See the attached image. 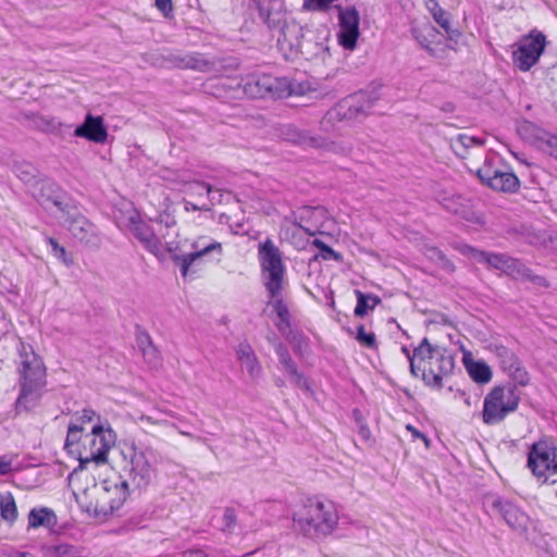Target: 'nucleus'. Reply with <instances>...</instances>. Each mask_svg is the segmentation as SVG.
<instances>
[{
  "label": "nucleus",
  "instance_id": "nucleus-53",
  "mask_svg": "<svg viewBox=\"0 0 557 557\" xmlns=\"http://www.w3.org/2000/svg\"><path fill=\"white\" fill-rule=\"evenodd\" d=\"M137 344L141 351L144 350V348L154 346L150 335L145 331H140L137 334Z\"/></svg>",
  "mask_w": 557,
  "mask_h": 557
},
{
  "label": "nucleus",
  "instance_id": "nucleus-51",
  "mask_svg": "<svg viewBox=\"0 0 557 557\" xmlns=\"http://www.w3.org/2000/svg\"><path fill=\"white\" fill-rule=\"evenodd\" d=\"M548 87L550 89L552 102L554 107L557 109V65L553 67L550 72Z\"/></svg>",
  "mask_w": 557,
  "mask_h": 557
},
{
  "label": "nucleus",
  "instance_id": "nucleus-3",
  "mask_svg": "<svg viewBox=\"0 0 557 557\" xmlns=\"http://www.w3.org/2000/svg\"><path fill=\"white\" fill-rule=\"evenodd\" d=\"M454 368L453 355L445 347L432 345L428 338H423L412 351L411 374L421 376L431 388L441 389L444 377L450 375Z\"/></svg>",
  "mask_w": 557,
  "mask_h": 557
},
{
  "label": "nucleus",
  "instance_id": "nucleus-35",
  "mask_svg": "<svg viewBox=\"0 0 557 557\" xmlns=\"http://www.w3.org/2000/svg\"><path fill=\"white\" fill-rule=\"evenodd\" d=\"M425 4L428 10L432 13L435 22L448 32L450 27L448 14L441 8L437 0H426Z\"/></svg>",
  "mask_w": 557,
  "mask_h": 557
},
{
  "label": "nucleus",
  "instance_id": "nucleus-57",
  "mask_svg": "<svg viewBox=\"0 0 557 557\" xmlns=\"http://www.w3.org/2000/svg\"><path fill=\"white\" fill-rule=\"evenodd\" d=\"M314 245L321 249V251H325L334 256L335 259L339 258V253L335 252L331 247L325 245L322 240L315 239Z\"/></svg>",
  "mask_w": 557,
  "mask_h": 557
},
{
  "label": "nucleus",
  "instance_id": "nucleus-1",
  "mask_svg": "<svg viewBox=\"0 0 557 557\" xmlns=\"http://www.w3.org/2000/svg\"><path fill=\"white\" fill-rule=\"evenodd\" d=\"M258 255L262 283L269 296L268 304L273 308L280 319L277 327L282 331V325L285 327L290 326L289 310L282 298L286 273L282 253L271 239H267L259 244Z\"/></svg>",
  "mask_w": 557,
  "mask_h": 557
},
{
  "label": "nucleus",
  "instance_id": "nucleus-44",
  "mask_svg": "<svg viewBox=\"0 0 557 557\" xmlns=\"http://www.w3.org/2000/svg\"><path fill=\"white\" fill-rule=\"evenodd\" d=\"M85 428L83 425H78L77 423H70L67 429V436L65 440V447L77 444L82 440V433Z\"/></svg>",
  "mask_w": 557,
  "mask_h": 557
},
{
  "label": "nucleus",
  "instance_id": "nucleus-38",
  "mask_svg": "<svg viewBox=\"0 0 557 557\" xmlns=\"http://www.w3.org/2000/svg\"><path fill=\"white\" fill-rule=\"evenodd\" d=\"M259 15L264 24L268 25L270 29L281 28V14L278 12L272 13L269 9H267L263 2H260L259 5Z\"/></svg>",
  "mask_w": 557,
  "mask_h": 557
},
{
  "label": "nucleus",
  "instance_id": "nucleus-30",
  "mask_svg": "<svg viewBox=\"0 0 557 557\" xmlns=\"http://www.w3.org/2000/svg\"><path fill=\"white\" fill-rule=\"evenodd\" d=\"M46 557H83V550L67 543L46 544L42 546Z\"/></svg>",
  "mask_w": 557,
  "mask_h": 557
},
{
  "label": "nucleus",
  "instance_id": "nucleus-13",
  "mask_svg": "<svg viewBox=\"0 0 557 557\" xmlns=\"http://www.w3.org/2000/svg\"><path fill=\"white\" fill-rule=\"evenodd\" d=\"M462 252L470 255L479 263L487 264L490 268L499 270L512 278H516L523 264L519 259L512 258L506 253H492L470 246H466Z\"/></svg>",
  "mask_w": 557,
  "mask_h": 557
},
{
  "label": "nucleus",
  "instance_id": "nucleus-15",
  "mask_svg": "<svg viewBox=\"0 0 557 557\" xmlns=\"http://www.w3.org/2000/svg\"><path fill=\"white\" fill-rule=\"evenodd\" d=\"M480 181L494 190L503 193H516L520 186L519 178L509 171L494 168L490 162L476 171Z\"/></svg>",
  "mask_w": 557,
  "mask_h": 557
},
{
  "label": "nucleus",
  "instance_id": "nucleus-56",
  "mask_svg": "<svg viewBox=\"0 0 557 557\" xmlns=\"http://www.w3.org/2000/svg\"><path fill=\"white\" fill-rule=\"evenodd\" d=\"M406 429L411 433L413 438H421L424 442L425 446L429 447V438L422 432H420L411 424H408Z\"/></svg>",
  "mask_w": 557,
  "mask_h": 557
},
{
  "label": "nucleus",
  "instance_id": "nucleus-9",
  "mask_svg": "<svg viewBox=\"0 0 557 557\" xmlns=\"http://www.w3.org/2000/svg\"><path fill=\"white\" fill-rule=\"evenodd\" d=\"M546 47V37L541 32H531L524 36L512 52V61L516 67L527 72L535 65Z\"/></svg>",
  "mask_w": 557,
  "mask_h": 557
},
{
  "label": "nucleus",
  "instance_id": "nucleus-59",
  "mask_svg": "<svg viewBox=\"0 0 557 557\" xmlns=\"http://www.w3.org/2000/svg\"><path fill=\"white\" fill-rule=\"evenodd\" d=\"M359 435L363 441H369L371 437V431L366 423H360Z\"/></svg>",
  "mask_w": 557,
  "mask_h": 557
},
{
  "label": "nucleus",
  "instance_id": "nucleus-64",
  "mask_svg": "<svg viewBox=\"0 0 557 557\" xmlns=\"http://www.w3.org/2000/svg\"><path fill=\"white\" fill-rule=\"evenodd\" d=\"M401 351L406 355L407 359L409 360V363L411 364L412 354L409 351V349L406 346L401 347Z\"/></svg>",
  "mask_w": 557,
  "mask_h": 557
},
{
  "label": "nucleus",
  "instance_id": "nucleus-34",
  "mask_svg": "<svg viewBox=\"0 0 557 557\" xmlns=\"http://www.w3.org/2000/svg\"><path fill=\"white\" fill-rule=\"evenodd\" d=\"M468 372L472 380L476 383H487L492 379V371L490 367L484 362H474L468 367Z\"/></svg>",
  "mask_w": 557,
  "mask_h": 557
},
{
  "label": "nucleus",
  "instance_id": "nucleus-55",
  "mask_svg": "<svg viewBox=\"0 0 557 557\" xmlns=\"http://www.w3.org/2000/svg\"><path fill=\"white\" fill-rule=\"evenodd\" d=\"M185 210L186 211H210V206L208 203H194L189 200H184Z\"/></svg>",
  "mask_w": 557,
  "mask_h": 557
},
{
  "label": "nucleus",
  "instance_id": "nucleus-27",
  "mask_svg": "<svg viewBox=\"0 0 557 557\" xmlns=\"http://www.w3.org/2000/svg\"><path fill=\"white\" fill-rule=\"evenodd\" d=\"M236 354L238 360L246 367L249 375L252 379L260 376L262 372L261 364L259 363L251 346L248 343H240Z\"/></svg>",
  "mask_w": 557,
  "mask_h": 557
},
{
  "label": "nucleus",
  "instance_id": "nucleus-11",
  "mask_svg": "<svg viewBox=\"0 0 557 557\" xmlns=\"http://www.w3.org/2000/svg\"><path fill=\"white\" fill-rule=\"evenodd\" d=\"M114 434L110 428L104 429L102 424L96 423L91 432L84 435V445H89V454L81 456V463L95 461L102 463L107 461L108 453L114 443Z\"/></svg>",
  "mask_w": 557,
  "mask_h": 557
},
{
  "label": "nucleus",
  "instance_id": "nucleus-54",
  "mask_svg": "<svg viewBox=\"0 0 557 557\" xmlns=\"http://www.w3.org/2000/svg\"><path fill=\"white\" fill-rule=\"evenodd\" d=\"M154 4L164 16H169L173 11L172 0H154Z\"/></svg>",
  "mask_w": 557,
  "mask_h": 557
},
{
  "label": "nucleus",
  "instance_id": "nucleus-52",
  "mask_svg": "<svg viewBox=\"0 0 557 557\" xmlns=\"http://www.w3.org/2000/svg\"><path fill=\"white\" fill-rule=\"evenodd\" d=\"M542 245L549 252L557 253V231L549 233L543 238Z\"/></svg>",
  "mask_w": 557,
  "mask_h": 557
},
{
  "label": "nucleus",
  "instance_id": "nucleus-48",
  "mask_svg": "<svg viewBox=\"0 0 557 557\" xmlns=\"http://www.w3.org/2000/svg\"><path fill=\"white\" fill-rule=\"evenodd\" d=\"M236 525V515L234 509L226 508L223 515V531L233 532Z\"/></svg>",
  "mask_w": 557,
  "mask_h": 557
},
{
  "label": "nucleus",
  "instance_id": "nucleus-20",
  "mask_svg": "<svg viewBox=\"0 0 557 557\" xmlns=\"http://www.w3.org/2000/svg\"><path fill=\"white\" fill-rule=\"evenodd\" d=\"M129 231L149 252L158 256L161 249V240L152 227L140 220L138 214L129 218Z\"/></svg>",
  "mask_w": 557,
  "mask_h": 557
},
{
  "label": "nucleus",
  "instance_id": "nucleus-47",
  "mask_svg": "<svg viewBox=\"0 0 557 557\" xmlns=\"http://www.w3.org/2000/svg\"><path fill=\"white\" fill-rule=\"evenodd\" d=\"M96 418L99 420V416H97V413L94 410L83 409L82 411L75 413L74 423L84 426L85 423L92 422Z\"/></svg>",
  "mask_w": 557,
  "mask_h": 557
},
{
  "label": "nucleus",
  "instance_id": "nucleus-19",
  "mask_svg": "<svg viewBox=\"0 0 557 557\" xmlns=\"http://www.w3.org/2000/svg\"><path fill=\"white\" fill-rule=\"evenodd\" d=\"M195 251L185 255H173L172 260L175 265L180 267L183 277H187L190 267L202 257L209 256L212 252L222 255V245L219 242H211L208 245L201 246L199 242L193 244Z\"/></svg>",
  "mask_w": 557,
  "mask_h": 557
},
{
  "label": "nucleus",
  "instance_id": "nucleus-21",
  "mask_svg": "<svg viewBox=\"0 0 557 557\" xmlns=\"http://www.w3.org/2000/svg\"><path fill=\"white\" fill-rule=\"evenodd\" d=\"M76 137L88 139L96 144H103L108 138V131L102 116L87 114L84 122L74 131Z\"/></svg>",
  "mask_w": 557,
  "mask_h": 557
},
{
  "label": "nucleus",
  "instance_id": "nucleus-16",
  "mask_svg": "<svg viewBox=\"0 0 557 557\" xmlns=\"http://www.w3.org/2000/svg\"><path fill=\"white\" fill-rule=\"evenodd\" d=\"M494 354L500 368L508 373V375L516 382V385L525 386L529 384V373L521 366V361L512 350L503 345H496Z\"/></svg>",
  "mask_w": 557,
  "mask_h": 557
},
{
  "label": "nucleus",
  "instance_id": "nucleus-6",
  "mask_svg": "<svg viewBox=\"0 0 557 557\" xmlns=\"http://www.w3.org/2000/svg\"><path fill=\"white\" fill-rule=\"evenodd\" d=\"M373 101L364 92H358L341 100L326 112L321 124L324 131L335 121H357L363 119L372 108Z\"/></svg>",
  "mask_w": 557,
  "mask_h": 557
},
{
  "label": "nucleus",
  "instance_id": "nucleus-40",
  "mask_svg": "<svg viewBox=\"0 0 557 557\" xmlns=\"http://www.w3.org/2000/svg\"><path fill=\"white\" fill-rule=\"evenodd\" d=\"M46 240L51 247L52 255L57 259L61 260L66 265L72 264V259L67 258L66 250L63 246H61L53 237H47Z\"/></svg>",
  "mask_w": 557,
  "mask_h": 557
},
{
  "label": "nucleus",
  "instance_id": "nucleus-28",
  "mask_svg": "<svg viewBox=\"0 0 557 557\" xmlns=\"http://www.w3.org/2000/svg\"><path fill=\"white\" fill-rule=\"evenodd\" d=\"M485 139L476 136H469L467 134H459L457 137L450 139V148L460 158H466L468 150L471 147H481Z\"/></svg>",
  "mask_w": 557,
  "mask_h": 557
},
{
  "label": "nucleus",
  "instance_id": "nucleus-62",
  "mask_svg": "<svg viewBox=\"0 0 557 557\" xmlns=\"http://www.w3.org/2000/svg\"><path fill=\"white\" fill-rule=\"evenodd\" d=\"M221 197H222V195L220 194V191L213 189V193L210 196H208V199H209V202H210L208 205L210 206V208L212 206H214L216 201L220 202L221 201Z\"/></svg>",
  "mask_w": 557,
  "mask_h": 557
},
{
  "label": "nucleus",
  "instance_id": "nucleus-33",
  "mask_svg": "<svg viewBox=\"0 0 557 557\" xmlns=\"http://www.w3.org/2000/svg\"><path fill=\"white\" fill-rule=\"evenodd\" d=\"M0 512L3 520L8 522H14L17 518V509L13 496L8 493L5 496H1L0 500Z\"/></svg>",
  "mask_w": 557,
  "mask_h": 557
},
{
  "label": "nucleus",
  "instance_id": "nucleus-25",
  "mask_svg": "<svg viewBox=\"0 0 557 557\" xmlns=\"http://www.w3.org/2000/svg\"><path fill=\"white\" fill-rule=\"evenodd\" d=\"M412 35L419 45L431 55H435L436 46L441 44L442 34L430 23L412 28Z\"/></svg>",
  "mask_w": 557,
  "mask_h": 557
},
{
  "label": "nucleus",
  "instance_id": "nucleus-17",
  "mask_svg": "<svg viewBox=\"0 0 557 557\" xmlns=\"http://www.w3.org/2000/svg\"><path fill=\"white\" fill-rule=\"evenodd\" d=\"M32 195L47 210L52 207L58 208L69 197L57 183L49 178L35 181Z\"/></svg>",
  "mask_w": 557,
  "mask_h": 557
},
{
  "label": "nucleus",
  "instance_id": "nucleus-4",
  "mask_svg": "<svg viewBox=\"0 0 557 557\" xmlns=\"http://www.w3.org/2000/svg\"><path fill=\"white\" fill-rule=\"evenodd\" d=\"M293 520L304 535L321 540L336 529L338 515L332 502L309 498L294 512Z\"/></svg>",
  "mask_w": 557,
  "mask_h": 557
},
{
  "label": "nucleus",
  "instance_id": "nucleus-18",
  "mask_svg": "<svg viewBox=\"0 0 557 557\" xmlns=\"http://www.w3.org/2000/svg\"><path fill=\"white\" fill-rule=\"evenodd\" d=\"M278 136L286 141L298 146L331 150L333 143L322 136H313L307 131H301L292 124L282 125L278 128Z\"/></svg>",
  "mask_w": 557,
  "mask_h": 557
},
{
  "label": "nucleus",
  "instance_id": "nucleus-49",
  "mask_svg": "<svg viewBox=\"0 0 557 557\" xmlns=\"http://www.w3.org/2000/svg\"><path fill=\"white\" fill-rule=\"evenodd\" d=\"M206 191L208 196H210L213 193V187L205 182H194L189 186V193L201 196Z\"/></svg>",
  "mask_w": 557,
  "mask_h": 557
},
{
  "label": "nucleus",
  "instance_id": "nucleus-24",
  "mask_svg": "<svg viewBox=\"0 0 557 557\" xmlns=\"http://www.w3.org/2000/svg\"><path fill=\"white\" fill-rule=\"evenodd\" d=\"M275 352L278 357L280 363L284 367L285 372L290 376L292 382L299 388L308 389L309 385L307 379L298 371L287 347L284 344L278 343L275 345Z\"/></svg>",
  "mask_w": 557,
  "mask_h": 557
},
{
  "label": "nucleus",
  "instance_id": "nucleus-12",
  "mask_svg": "<svg viewBox=\"0 0 557 557\" xmlns=\"http://www.w3.org/2000/svg\"><path fill=\"white\" fill-rule=\"evenodd\" d=\"M284 79L267 74H251L244 79V91L250 98H284Z\"/></svg>",
  "mask_w": 557,
  "mask_h": 557
},
{
  "label": "nucleus",
  "instance_id": "nucleus-5",
  "mask_svg": "<svg viewBox=\"0 0 557 557\" xmlns=\"http://www.w3.org/2000/svg\"><path fill=\"white\" fill-rule=\"evenodd\" d=\"M520 398L516 384L495 386L484 398L483 422L488 425L502 422L509 413L517 410Z\"/></svg>",
  "mask_w": 557,
  "mask_h": 557
},
{
  "label": "nucleus",
  "instance_id": "nucleus-45",
  "mask_svg": "<svg viewBox=\"0 0 557 557\" xmlns=\"http://www.w3.org/2000/svg\"><path fill=\"white\" fill-rule=\"evenodd\" d=\"M281 79H284L285 83V92L284 98L290 97V96H300L304 95L307 90L306 86L301 83L292 82L286 77H281Z\"/></svg>",
  "mask_w": 557,
  "mask_h": 557
},
{
  "label": "nucleus",
  "instance_id": "nucleus-61",
  "mask_svg": "<svg viewBox=\"0 0 557 557\" xmlns=\"http://www.w3.org/2000/svg\"><path fill=\"white\" fill-rule=\"evenodd\" d=\"M11 471V461L4 458L0 459V475H4Z\"/></svg>",
  "mask_w": 557,
  "mask_h": 557
},
{
  "label": "nucleus",
  "instance_id": "nucleus-46",
  "mask_svg": "<svg viewBox=\"0 0 557 557\" xmlns=\"http://www.w3.org/2000/svg\"><path fill=\"white\" fill-rule=\"evenodd\" d=\"M141 354L150 367L158 368L161 364V356L156 346L144 348Z\"/></svg>",
  "mask_w": 557,
  "mask_h": 557
},
{
  "label": "nucleus",
  "instance_id": "nucleus-22",
  "mask_svg": "<svg viewBox=\"0 0 557 557\" xmlns=\"http://www.w3.org/2000/svg\"><path fill=\"white\" fill-rule=\"evenodd\" d=\"M69 232L75 239L85 246L90 248H99L101 245V237L98 227L86 216L78 219L76 224L71 225Z\"/></svg>",
  "mask_w": 557,
  "mask_h": 557
},
{
  "label": "nucleus",
  "instance_id": "nucleus-23",
  "mask_svg": "<svg viewBox=\"0 0 557 557\" xmlns=\"http://www.w3.org/2000/svg\"><path fill=\"white\" fill-rule=\"evenodd\" d=\"M491 507L496 510L512 529L524 528L527 517L525 515L512 503L503 499L502 497H493L491 499Z\"/></svg>",
  "mask_w": 557,
  "mask_h": 557
},
{
  "label": "nucleus",
  "instance_id": "nucleus-36",
  "mask_svg": "<svg viewBox=\"0 0 557 557\" xmlns=\"http://www.w3.org/2000/svg\"><path fill=\"white\" fill-rule=\"evenodd\" d=\"M426 257L437 264L440 268L447 272H454V263L436 247H431L426 250Z\"/></svg>",
  "mask_w": 557,
  "mask_h": 557
},
{
  "label": "nucleus",
  "instance_id": "nucleus-41",
  "mask_svg": "<svg viewBox=\"0 0 557 557\" xmlns=\"http://www.w3.org/2000/svg\"><path fill=\"white\" fill-rule=\"evenodd\" d=\"M539 149L557 160V136L548 133Z\"/></svg>",
  "mask_w": 557,
  "mask_h": 557
},
{
  "label": "nucleus",
  "instance_id": "nucleus-63",
  "mask_svg": "<svg viewBox=\"0 0 557 557\" xmlns=\"http://www.w3.org/2000/svg\"><path fill=\"white\" fill-rule=\"evenodd\" d=\"M182 63H183L182 66H185V67H196L194 58H188V60L183 59Z\"/></svg>",
  "mask_w": 557,
  "mask_h": 557
},
{
  "label": "nucleus",
  "instance_id": "nucleus-58",
  "mask_svg": "<svg viewBox=\"0 0 557 557\" xmlns=\"http://www.w3.org/2000/svg\"><path fill=\"white\" fill-rule=\"evenodd\" d=\"M443 206L447 211L453 212L454 214H459L458 203L455 200L447 199Z\"/></svg>",
  "mask_w": 557,
  "mask_h": 557
},
{
  "label": "nucleus",
  "instance_id": "nucleus-7",
  "mask_svg": "<svg viewBox=\"0 0 557 557\" xmlns=\"http://www.w3.org/2000/svg\"><path fill=\"white\" fill-rule=\"evenodd\" d=\"M128 481H103L97 490V498L92 511L97 518H107L119 509L128 494Z\"/></svg>",
  "mask_w": 557,
  "mask_h": 557
},
{
  "label": "nucleus",
  "instance_id": "nucleus-8",
  "mask_svg": "<svg viewBox=\"0 0 557 557\" xmlns=\"http://www.w3.org/2000/svg\"><path fill=\"white\" fill-rule=\"evenodd\" d=\"M152 451L150 449L132 448L131 459L126 471L128 487L132 490L146 488L156 476V468L151 463Z\"/></svg>",
  "mask_w": 557,
  "mask_h": 557
},
{
  "label": "nucleus",
  "instance_id": "nucleus-60",
  "mask_svg": "<svg viewBox=\"0 0 557 557\" xmlns=\"http://www.w3.org/2000/svg\"><path fill=\"white\" fill-rule=\"evenodd\" d=\"M181 557H207V555L201 549H189L182 553Z\"/></svg>",
  "mask_w": 557,
  "mask_h": 557
},
{
  "label": "nucleus",
  "instance_id": "nucleus-32",
  "mask_svg": "<svg viewBox=\"0 0 557 557\" xmlns=\"http://www.w3.org/2000/svg\"><path fill=\"white\" fill-rule=\"evenodd\" d=\"M357 296V305L355 308L356 317H363L367 314L368 310H373L377 304H380V298L372 294H363L360 290H355Z\"/></svg>",
  "mask_w": 557,
  "mask_h": 557
},
{
  "label": "nucleus",
  "instance_id": "nucleus-42",
  "mask_svg": "<svg viewBox=\"0 0 557 557\" xmlns=\"http://www.w3.org/2000/svg\"><path fill=\"white\" fill-rule=\"evenodd\" d=\"M315 214H323V209L306 207V208L301 209L300 214H299V226L302 230H305V232L309 235H314L315 231L302 225V222L307 221L309 218H311Z\"/></svg>",
  "mask_w": 557,
  "mask_h": 557
},
{
  "label": "nucleus",
  "instance_id": "nucleus-14",
  "mask_svg": "<svg viewBox=\"0 0 557 557\" xmlns=\"http://www.w3.org/2000/svg\"><path fill=\"white\" fill-rule=\"evenodd\" d=\"M338 11V42L347 50H354L359 38V12L355 7L343 8L339 4L334 5Z\"/></svg>",
  "mask_w": 557,
  "mask_h": 557
},
{
  "label": "nucleus",
  "instance_id": "nucleus-29",
  "mask_svg": "<svg viewBox=\"0 0 557 557\" xmlns=\"http://www.w3.org/2000/svg\"><path fill=\"white\" fill-rule=\"evenodd\" d=\"M517 132L519 136L533 144L536 145L537 148L540 147V144L544 139V137L547 136V132L539 127L536 124L530 122V121H522L517 126Z\"/></svg>",
  "mask_w": 557,
  "mask_h": 557
},
{
  "label": "nucleus",
  "instance_id": "nucleus-50",
  "mask_svg": "<svg viewBox=\"0 0 557 557\" xmlns=\"http://www.w3.org/2000/svg\"><path fill=\"white\" fill-rule=\"evenodd\" d=\"M17 176L21 181H23L25 184H32L35 180V169L27 164L25 166H22L17 170Z\"/></svg>",
  "mask_w": 557,
  "mask_h": 557
},
{
  "label": "nucleus",
  "instance_id": "nucleus-10",
  "mask_svg": "<svg viewBox=\"0 0 557 557\" xmlns=\"http://www.w3.org/2000/svg\"><path fill=\"white\" fill-rule=\"evenodd\" d=\"M528 466L537 478L547 481L546 473H557V447L548 440H541L531 447Z\"/></svg>",
  "mask_w": 557,
  "mask_h": 557
},
{
  "label": "nucleus",
  "instance_id": "nucleus-43",
  "mask_svg": "<svg viewBox=\"0 0 557 557\" xmlns=\"http://www.w3.org/2000/svg\"><path fill=\"white\" fill-rule=\"evenodd\" d=\"M356 339L363 346L368 348H374L376 346V338L374 333H368L366 331L364 325H359L357 327Z\"/></svg>",
  "mask_w": 557,
  "mask_h": 557
},
{
  "label": "nucleus",
  "instance_id": "nucleus-2",
  "mask_svg": "<svg viewBox=\"0 0 557 557\" xmlns=\"http://www.w3.org/2000/svg\"><path fill=\"white\" fill-rule=\"evenodd\" d=\"M20 394L15 403L17 412L36 408L42 397L46 367L30 345L21 342L18 347Z\"/></svg>",
  "mask_w": 557,
  "mask_h": 557
},
{
  "label": "nucleus",
  "instance_id": "nucleus-37",
  "mask_svg": "<svg viewBox=\"0 0 557 557\" xmlns=\"http://www.w3.org/2000/svg\"><path fill=\"white\" fill-rule=\"evenodd\" d=\"M522 282H531L540 287H548L549 282L542 275L534 274L531 269H529L524 263L520 268L519 274H517L516 278Z\"/></svg>",
  "mask_w": 557,
  "mask_h": 557
},
{
  "label": "nucleus",
  "instance_id": "nucleus-39",
  "mask_svg": "<svg viewBox=\"0 0 557 557\" xmlns=\"http://www.w3.org/2000/svg\"><path fill=\"white\" fill-rule=\"evenodd\" d=\"M301 33V28L297 25L286 26L282 28L283 40L286 41L290 48H300L298 35Z\"/></svg>",
  "mask_w": 557,
  "mask_h": 557
},
{
  "label": "nucleus",
  "instance_id": "nucleus-31",
  "mask_svg": "<svg viewBox=\"0 0 557 557\" xmlns=\"http://www.w3.org/2000/svg\"><path fill=\"white\" fill-rule=\"evenodd\" d=\"M57 209L62 213L63 224L66 226L67 231L70 230L71 225L76 224L78 219L85 218V215L79 211L75 201L70 199V197L62 201V205Z\"/></svg>",
  "mask_w": 557,
  "mask_h": 557
},
{
  "label": "nucleus",
  "instance_id": "nucleus-26",
  "mask_svg": "<svg viewBox=\"0 0 557 557\" xmlns=\"http://www.w3.org/2000/svg\"><path fill=\"white\" fill-rule=\"evenodd\" d=\"M57 523V515L48 507L33 508L28 513V528L37 529L44 527L52 529Z\"/></svg>",
  "mask_w": 557,
  "mask_h": 557
}]
</instances>
